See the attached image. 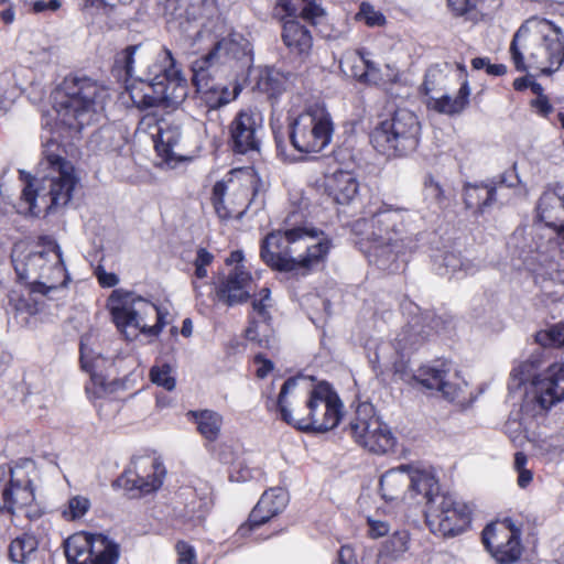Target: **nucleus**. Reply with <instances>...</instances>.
I'll return each instance as SVG.
<instances>
[{
  "instance_id": "nucleus-43",
  "label": "nucleus",
  "mask_w": 564,
  "mask_h": 564,
  "mask_svg": "<svg viewBox=\"0 0 564 564\" xmlns=\"http://www.w3.org/2000/svg\"><path fill=\"white\" fill-rule=\"evenodd\" d=\"M161 83L164 87L163 96L165 97L164 100H162V106H176L186 98V85L178 78V75L171 76L166 79L163 78Z\"/></svg>"
},
{
  "instance_id": "nucleus-35",
  "label": "nucleus",
  "mask_w": 564,
  "mask_h": 564,
  "mask_svg": "<svg viewBox=\"0 0 564 564\" xmlns=\"http://www.w3.org/2000/svg\"><path fill=\"white\" fill-rule=\"evenodd\" d=\"M214 69L208 65H202V69L196 67V59L192 64L193 70V83L196 86L198 93L202 94V98L208 105L209 108L216 109L223 107V105H216L213 102L218 101L220 99V94L217 88V84L212 83L209 70Z\"/></svg>"
},
{
  "instance_id": "nucleus-6",
  "label": "nucleus",
  "mask_w": 564,
  "mask_h": 564,
  "mask_svg": "<svg viewBox=\"0 0 564 564\" xmlns=\"http://www.w3.org/2000/svg\"><path fill=\"white\" fill-rule=\"evenodd\" d=\"M416 215L404 208L380 207L370 218L359 219L354 230L366 236L376 248H390L400 253L410 250L416 241Z\"/></svg>"
},
{
  "instance_id": "nucleus-2",
  "label": "nucleus",
  "mask_w": 564,
  "mask_h": 564,
  "mask_svg": "<svg viewBox=\"0 0 564 564\" xmlns=\"http://www.w3.org/2000/svg\"><path fill=\"white\" fill-rule=\"evenodd\" d=\"M330 247V240L322 231L294 227L268 234L262 241L260 256L276 271L307 272L324 262Z\"/></svg>"
},
{
  "instance_id": "nucleus-54",
  "label": "nucleus",
  "mask_w": 564,
  "mask_h": 564,
  "mask_svg": "<svg viewBox=\"0 0 564 564\" xmlns=\"http://www.w3.org/2000/svg\"><path fill=\"white\" fill-rule=\"evenodd\" d=\"M528 457L522 452H517L514 455L513 467L518 473V485L525 488L533 479L532 471L527 466Z\"/></svg>"
},
{
  "instance_id": "nucleus-47",
  "label": "nucleus",
  "mask_w": 564,
  "mask_h": 564,
  "mask_svg": "<svg viewBox=\"0 0 564 564\" xmlns=\"http://www.w3.org/2000/svg\"><path fill=\"white\" fill-rule=\"evenodd\" d=\"M423 196L430 205L438 208H442L446 200L442 185L432 175H426L424 178Z\"/></svg>"
},
{
  "instance_id": "nucleus-32",
  "label": "nucleus",
  "mask_w": 564,
  "mask_h": 564,
  "mask_svg": "<svg viewBox=\"0 0 564 564\" xmlns=\"http://www.w3.org/2000/svg\"><path fill=\"white\" fill-rule=\"evenodd\" d=\"M469 95L470 88L468 82L465 79L455 97H452L448 91L438 96H431L427 106L440 113L453 116L462 112L467 107Z\"/></svg>"
},
{
  "instance_id": "nucleus-44",
  "label": "nucleus",
  "mask_w": 564,
  "mask_h": 564,
  "mask_svg": "<svg viewBox=\"0 0 564 564\" xmlns=\"http://www.w3.org/2000/svg\"><path fill=\"white\" fill-rule=\"evenodd\" d=\"M410 549V534L408 531H395L383 544L381 554L392 560H399Z\"/></svg>"
},
{
  "instance_id": "nucleus-5",
  "label": "nucleus",
  "mask_w": 564,
  "mask_h": 564,
  "mask_svg": "<svg viewBox=\"0 0 564 564\" xmlns=\"http://www.w3.org/2000/svg\"><path fill=\"white\" fill-rule=\"evenodd\" d=\"M106 96L107 90L94 79L66 77L54 97L57 120L72 130L80 131L94 121Z\"/></svg>"
},
{
  "instance_id": "nucleus-36",
  "label": "nucleus",
  "mask_w": 564,
  "mask_h": 564,
  "mask_svg": "<svg viewBox=\"0 0 564 564\" xmlns=\"http://www.w3.org/2000/svg\"><path fill=\"white\" fill-rule=\"evenodd\" d=\"M452 70L445 64L443 67L440 65L431 66L424 78L423 90L431 99V96H438L445 91L451 90L453 80L449 78Z\"/></svg>"
},
{
  "instance_id": "nucleus-34",
  "label": "nucleus",
  "mask_w": 564,
  "mask_h": 564,
  "mask_svg": "<svg viewBox=\"0 0 564 564\" xmlns=\"http://www.w3.org/2000/svg\"><path fill=\"white\" fill-rule=\"evenodd\" d=\"M496 202V187L492 183L466 185L464 188V203L466 208H475L482 214L486 208Z\"/></svg>"
},
{
  "instance_id": "nucleus-7",
  "label": "nucleus",
  "mask_w": 564,
  "mask_h": 564,
  "mask_svg": "<svg viewBox=\"0 0 564 564\" xmlns=\"http://www.w3.org/2000/svg\"><path fill=\"white\" fill-rule=\"evenodd\" d=\"M108 307L113 323L127 339L135 338L139 333L156 336L164 326L162 311L134 292L113 290Z\"/></svg>"
},
{
  "instance_id": "nucleus-9",
  "label": "nucleus",
  "mask_w": 564,
  "mask_h": 564,
  "mask_svg": "<svg viewBox=\"0 0 564 564\" xmlns=\"http://www.w3.org/2000/svg\"><path fill=\"white\" fill-rule=\"evenodd\" d=\"M12 262L18 278L33 286L51 290L64 283L62 250L56 242H52L46 251L30 252L23 257L19 254V247H15Z\"/></svg>"
},
{
  "instance_id": "nucleus-1",
  "label": "nucleus",
  "mask_w": 564,
  "mask_h": 564,
  "mask_svg": "<svg viewBox=\"0 0 564 564\" xmlns=\"http://www.w3.org/2000/svg\"><path fill=\"white\" fill-rule=\"evenodd\" d=\"M42 155L39 164L42 177L26 180L21 194L20 212L32 216L66 206L79 183L74 164L58 142L48 140Z\"/></svg>"
},
{
  "instance_id": "nucleus-27",
  "label": "nucleus",
  "mask_w": 564,
  "mask_h": 564,
  "mask_svg": "<svg viewBox=\"0 0 564 564\" xmlns=\"http://www.w3.org/2000/svg\"><path fill=\"white\" fill-rule=\"evenodd\" d=\"M432 334V327L421 316L413 317L397 334L393 347L397 352L404 356L422 347Z\"/></svg>"
},
{
  "instance_id": "nucleus-64",
  "label": "nucleus",
  "mask_w": 564,
  "mask_h": 564,
  "mask_svg": "<svg viewBox=\"0 0 564 564\" xmlns=\"http://www.w3.org/2000/svg\"><path fill=\"white\" fill-rule=\"evenodd\" d=\"M98 282L104 288H112L118 284L119 278L115 273L105 271L101 268L96 270Z\"/></svg>"
},
{
  "instance_id": "nucleus-56",
  "label": "nucleus",
  "mask_w": 564,
  "mask_h": 564,
  "mask_svg": "<svg viewBox=\"0 0 564 564\" xmlns=\"http://www.w3.org/2000/svg\"><path fill=\"white\" fill-rule=\"evenodd\" d=\"M453 14L471 19L475 15V9L478 0H447Z\"/></svg>"
},
{
  "instance_id": "nucleus-8",
  "label": "nucleus",
  "mask_w": 564,
  "mask_h": 564,
  "mask_svg": "<svg viewBox=\"0 0 564 564\" xmlns=\"http://www.w3.org/2000/svg\"><path fill=\"white\" fill-rule=\"evenodd\" d=\"M421 126L414 112L398 109L391 119L380 122L371 132L373 148L387 155H406L419 144Z\"/></svg>"
},
{
  "instance_id": "nucleus-38",
  "label": "nucleus",
  "mask_w": 564,
  "mask_h": 564,
  "mask_svg": "<svg viewBox=\"0 0 564 564\" xmlns=\"http://www.w3.org/2000/svg\"><path fill=\"white\" fill-rule=\"evenodd\" d=\"M197 425L199 434L208 440L216 441L220 434L223 416L213 410L189 411L187 413Z\"/></svg>"
},
{
  "instance_id": "nucleus-57",
  "label": "nucleus",
  "mask_w": 564,
  "mask_h": 564,
  "mask_svg": "<svg viewBox=\"0 0 564 564\" xmlns=\"http://www.w3.org/2000/svg\"><path fill=\"white\" fill-rule=\"evenodd\" d=\"M177 564H196L195 549L187 542L178 541L175 545Z\"/></svg>"
},
{
  "instance_id": "nucleus-60",
  "label": "nucleus",
  "mask_w": 564,
  "mask_h": 564,
  "mask_svg": "<svg viewBox=\"0 0 564 564\" xmlns=\"http://www.w3.org/2000/svg\"><path fill=\"white\" fill-rule=\"evenodd\" d=\"M217 88L220 94V99H217L218 101H215V99L213 100V102L216 105L225 106L230 101L235 100L239 95V88L237 86H235L232 89H229L225 85L217 84Z\"/></svg>"
},
{
  "instance_id": "nucleus-55",
  "label": "nucleus",
  "mask_w": 564,
  "mask_h": 564,
  "mask_svg": "<svg viewBox=\"0 0 564 564\" xmlns=\"http://www.w3.org/2000/svg\"><path fill=\"white\" fill-rule=\"evenodd\" d=\"M533 364L522 362L516 367L510 375V387L520 388L532 378Z\"/></svg>"
},
{
  "instance_id": "nucleus-26",
  "label": "nucleus",
  "mask_w": 564,
  "mask_h": 564,
  "mask_svg": "<svg viewBox=\"0 0 564 564\" xmlns=\"http://www.w3.org/2000/svg\"><path fill=\"white\" fill-rule=\"evenodd\" d=\"M133 82L127 85L132 104L139 109H148L162 106L164 100V87L161 80L144 78L137 74L131 78Z\"/></svg>"
},
{
  "instance_id": "nucleus-18",
  "label": "nucleus",
  "mask_w": 564,
  "mask_h": 564,
  "mask_svg": "<svg viewBox=\"0 0 564 564\" xmlns=\"http://www.w3.org/2000/svg\"><path fill=\"white\" fill-rule=\"evenodd\" d=\"M262 130L263 119L259 111L240 110L229 126L232 150L240 154L259 152Z\"/></svg>"
},
{
  "instance_id": "nucleus-50",
  "label": "nucleus",
  "mask_w": 564,
  "mask_h": 564,
  "mask_svg": "<svg viewBox=\"0 0 564 564\" xmlns=\"http://www.w3.org/2000/svg\"><path fill=\"white\" fill-rule=\"evenodd\" d=\"M272 306L271 292L268 288H263L259 292V297L252 301V316L258 321L271 322L269 308Z\"/></svg>"
},
{
  "instance_id": "nucleus-25",
  "label": "nucleus",
  "mask_w": 564,
  "mask_h": 564,
  "mask_svg": "<svg viewBox=\"0 0 564 564\" xmlns=\"http://www.w3.org/2000/svg\"><path fill=\"white\" fill-rule=\"evenodd\" d=\"M289 495L283 488H271L263 492L257 506L249 516L248 527L241 525L239 532L243 535L249 529L260 527L284 510Z\"/></svg>"
},
{
  "instance_id": "nucleus-13",
  "label": "nucleus",
  "mask_w": 564,
  "mask_h": 564,
  "mask_svg": "<svg viewBox=\"0 0 564 564\" xmlns=\"http://www.w3.org/2000/svg\"><path fill=\"white\" fill-rule=\"evenodd\" d=\"M69 564H116L119 545L102 534L78 532L65 541Z\"/></svg>"
},
{
  "instance_id": "nucleus-29",
  "label": "nucleus",
  "mask_w": 564,
  "mask_h": 564,
  "mask_svg": "<svg viewBox=\"0 0 564 564\" xmlns=\"http://www.w3.org/2000/svg\"><path fill=\"white\" fill-rule=\"evenodd\" d=\"M411 465L389 469L380 478V491L386 500H398L409 496Z\"/></svg>"
},
{
  "instance_id": "nucleus-31",
  "label": "nucleus",
  "mask_w": 564,
  "mask_h": 564,
  "mask_svg": "<svg viewBox=\"0 0 564 564\" xmlns=\"http://www.w3.org/2000/svg\"><path fill=\"white\" fill-rule=\"evenodd\" d=\"M115 382H107L106 379L98 373H91V386L87 387V392H93L98 402L95 403L98 415L101 419L113 417L119 412V403L104 394L113 391Z\"/></svg>"
},
{
  "instance_id": "nucleus-12",
  "label": "nucleus",
  "mask_w": 564,
  "mask_h": 564,
  "mask_svg": "<svg viewBox=\"0 0 564 564\" xmlns=\"http://www.w3.org/2000/svg\"><path fill=\"white\" fill-rule=\"evenodd\" d=\"M333 132L330 115L324 109H311L294 120L290 138L299 152L318 153L330 143Z\"/></svg>"
},
{
  "instance_id": "nucleus-30",
  "label": "nucleus",
  "mask_w": 564,
  "mask_h": 564,
  "mask_svg": "<svg viewBox=\"0 0 564 564\" xmlns=\"http://www.w3.org/2000/svg\"><path fill=\"white\" fill-rule=\"evenodd\" d=\"M410 477L409 497L411 499L422 497L429 506L436 501L437 496H440V486L431 470L411 465Z\"/></svg>"
},
{
  "instance_id": "nucleus-4",
  "label": "nucleus",
  "mask_w": 564,
  "mask_h": 564,
  "mask_svg": "<svg viewBox=\"0 0 564 564\" xmlns=\"http://www.w3.org/2000/svg\"><path fill=\"white\" fill-rule=\"evenodd\" d=\"M297 380L289 378L282 386L275 406L281 419L301 431L326 432L338 425L343 402L330 384L319 382L307 395L304 406L291 409L296 399Z\"/></svg>"
},
{
  "instance_id": "nucleus-22",
  "label": "nucleus",
  "mask_w": 564,
  "mask_h": 564,
  "mask_svg": "<svg viewBox=\"0 0 564 564\" xmlns=\"http://www.w3.org/2000/svg\"><path fill=\"white\" fill-rule=\"evenodd\" d=\"M549 242L557 247L560 258L554 261L541 246H536L533 257L536 262V267L533 268L534 280L536 283L552 281L564 284V224L556 227L555 237L550 238Z\"/></svg>"
},
{
  "instance_id": "nucleus-10",
  "label": "nucleus",
  "mask_w": 564,
  "mask_h": 564,
  "mask_svg": "<svg viewBox=\"0 0 564 564\" xmlns=\"http://www.w3.org/2000/svg\"><path fill=\"white\" fill-rule=\"evenodd\" d=\"M115 68L124 70L128 78L141 75L144 78L163 80L178 75L171 51L161 47L156 52L143 44L130 45L116 55Z\"/></svg>"
},
{
  "instance_id": "nucleus-21",
  "label": "nucleus",
  "mask_w": 564,
  "mask_h": 564,
  "mask_svg": "<svg viewBox=\"0 0 564 564\" xmlns=\"http://www.w3.org/2000/svg\"><path fill=\"white\" fill-rule=\"evenodd\" d=\"M166 475V469L158 458H139L134 463V470H127L122 480L128 489H138L142 494L158 490Z\"/></svg>"
},
{
  "instance_id": "nucleus-40",
  "label": "nucleus",
  "mask_w": 564,
  "mask_h": 564,
  "mask_svg": "<svg viewBox=\"0 0 564 564\" xmlns=\"http://www.w3.org/2000/svg\"><path fill=\"white\" fill-rule=\"evenodd\" d=\"M437 272L441 275H456L460 272L468 274L476 271V265L470 260H463L459 253L445 252L435 259Z\"/></svg>"
},
{
  "instance_id": "nucleus-52",
  "label": "nucleus",
  "mask_w": 564,
  "mask_h": 564,
  "mask_svg": "<svg viewBox=\"0 0 564 564\" xmlns=\"http://www.w3.org/2000/svg\"><path fill=\"white\" fill-rule=\"evenodd\" d=\"M356 19L364 21L370 28L382 26L387 22L386 17L367 2L360 4Z\"/></svg>"
},
{
  "instance_id": "nucleus-23",
  "label": "nucleus",
  "mask_w": 564,
  "mask_h": 564,
  "mask_svg": "<svg viewBox=\"0 0 564 564\" xmlns=\"http://www.w3.org/2000/svg\"><path fill=\"white\" fill-rule=\"evenodd\" d=\"M535 399L542 409H550L564 400V365L550 366L533 381Z\"/></svg>"
},
{
  "instance_id": "nucleus-19",
  "label": "nucleus",
  "mask_w": 564,
  "mask_h": 564,
  "mask_svg": "<svg viewBox=\"0 0 564 564\" xmlns=\"http://www.w3.org/2000/svg\"><path fill=\"white\" fill-rule=\"evenodd\" d=\"M249 186L237 184L231 177L218 181L213 186L212 203L221 220L242 217L248 207Z\"/></svg>"
},
{
  "instance_id": "nucleus-42",
  "label": "nucleus",
  "mask_w": 564,
  "mask_h": 564,
  "mask_svg": "<svg viewBox=\"0 0 564 564\" xmlns=\"http://www.w3.org/2000/svg\"><path fill=\"white\" fill-rule=\"evenodd\" d=\"M9 304L17 312H25L28 314H35L37 312L36 300L33 296V289L18 283L8 294Z\"/></svg>"
},
{
  "instance_id": "nucleus-63",
  "label": "nucleus",
  "mask_w": 564,
  "mask_h": 564,
  "mask_svg": "<svg viewBox=\"0 0 564 564\" xmlns=\"http://www.w3.org/2000/svg\"><path fill=\"white\" fill-rule=\"evenodd\" d=\"M368 524L369 534L375 539L386 535L390 530L389 524L384 521L368 519Z\"/></svg>"
},
{
  "instance_id": "nucleus-59",
  "label": "nucleus",
  "mask_w": 564,
  "mask_h": 564,
  "mask_svg": "<svg viewBox=\"0 0 564 564\" xmlns=\"http://www.w3.org/2000/svg\"><path fill=\"white\" fill-rule=\"evenodd\" d=\"M355 56H364V52L358 51L349 53L340 61L341 69L351 77H354V72H365V68H359L358 62L355 61Z\"/></svg>"
},
{
  "instance_id": "nucleus-39",
  "label": "nucleus",
  "mask_w": 564,
  "mask_h": 564,
  "mask_svg": "<svg viewBox=\"0 0 564 564\" xmlns=\"http://www.w3.org/2000/svg\"><path fill=\"white\" fill-rule=\"evenodd\" d=\"M289 77L279 69L264 67L259 69L257 88L269 97H275L286 89Z\"/></svg>"
},
{
  "instance_id": "nucleus-45",
  "label": "nucleus",
  "mask_w": 564,
  "mask_h": 564,
  "mask_svg": "<svg viewBox=\"0 0 564 564\" xmlns=\"http://www.w3.org/2000/svg\"><path fill=\"white\" fill-rule=\"evenodd\" d=\"M562 208L561 199L553 193H544L538 203L536 212L538 217L541 221L545 223L546 226L556 227L555 217L553 216L554 210Z\"/></svg>"
},
{
  "instance_id": "nucleus-41",
  "label": "nucleus",
  "mask_w": 564,
  "mask_h": 564,
  "mask_svg": "<svg viewBox=\"0 0 564 564\" xmlns=\"http://www.w3.org/2000/svg\"><path fill=\"white\" fill-rule=\"evenodd\" d=\"M245 335L248 340L256 343L259 347H273L274 332L271 322L258 321L254 316H251Z\"/></svg>"
},
{
  "instance_id": "nucleus-15",
  "label": "nucleus",
  "mask_w": 564,
  "mask_h": 564,
  "mask_svg": "<svg viewBox=\"0 0 564 564\" xmlns=\"http://www.w3.org/2000/svg\"><path fill=\"white\" fill-rule=\"evenodd\" d=\"M142 124L148 128L154 126L155 132H152L155 150L164 163L173 166L177 162L187 159L182 145V127L175 120L160 119L153 116H145Z\"/></svg>"
},
{
  "instance_id": "nucleus-16",
  "label": "nucleus",
  "mask_w": 564,
  "mask_h": 564,
  "mask_svg": "<svg viewBox=\"0 0 564 564\" xmlns=\"http://www.w3.org/2000/svg\"><path fill=\"white\" fill-rule=\"evenodd\" d=\"M482 543L500 564L516 562L522 552L520 531L508 520L488 524L482 531Z\"/></svg>"
},
{
  "instance_id": "nucleus-62",
  "label": "nucleus",
  "mask_w": 564,
  "mask_h": 564,
  "mask_svg": "<svg viewBox=\"0 0 564 564\" xmlns=\"http://www.w3.org/2000/svg\"><path fill=\"white\" fill-rule=\"evenodd\" d=\"M335 564H359V562L354 549L349 545H344L338 551V556Z\"/></svg>"
},
{
  "instance_id": "nucleus-3",
  "label": "nucleus",
  "mask_w": 564,
  "mask_h": 564,
  "mask_svg": "<svg viewBox=\"0 0 564 564\" xmlns=\"http://www.w3.org/2000/svg\"><path fill=\"white\" fill-rule=\"evenodd\" d=\"M510 53L518 70L552 74L564 63V33L546 19L531 18L516 32Z\"/></svg>"
},
{
  "instance_id": "nucleus-48",
  "label": "nucleus",
  "mask_w": 564,
  "mask_h": 564,
  "mask_svg": "<svg viewBox=\"0 0 564 564\" xmlns=\"http://www.w3.org/2000/svg\"><path fill=\"white\" fill-rule=\"evenodd\" d=\"M151 381L167 391L175 389L176 380L172 376V368L167 364L155 365L150 370Z\"/></svg>"
},
{
  "instance_id": "nucleus-14",
  "label": "nucleus",
  "mask_w": 564,
  "mask_h": 564,
  "mask_svg": "<svg viewBox=\"0 0 564 564\" xmlns=\"http://www.w3.org/2000/svg\"><path fill=\"white\" fill-rule=\"evenodd\" d=\"M425 518L432 533L451 538L460 534L469 525L470 509L465 502L442 495L427 507Z\"/></svg>"
},
{
  "instance_id": "nucleus-37",
  "label": "nucleus",
  "mask_w": 564,
  "mask_h": 564,
  "mask_svg": "<svg viewBox=\"0 0 564 564\" xmlns=\"http://www.w3.org/2000/svg\"><path fill=\"white\" fill-rule=\"evenodd\" d=\"M37 549V538L32 533H22L11 541L9 556L15 563L26 564L36 558Z\"/></svg>"
},
{
  "instance_id": "nucleus-28",
  "label": "nucleus",
  "mask_w": 564,
  "mask_h": 564,
  "mask_svg": "<svg viewBox=\"0 0 564 564\" xmlns=\"http://www.w3.org/2000/svg\"><path fill=\"white\" fill-rule=\"evenodd\" d=\"M326 191L337 204H350L358 195L359 182L349 171H336L326 178Z\"/></svg>"
},
{
  "instance_id": "nucleus-20",
  "label": "nucleus",
  "mask_w": 564,
  "mask_h": 564,
  "mask_svg": "<svg viewBox=\"0 0 564 564\" xmlns=\"http://www.w3.org/2000/svg\"><path fill=\"white\" fill-rule=\"evenodd\" d=\"M210 291L214 301L235 306L248 301L252 290V275L243 265H236L227 275L218 278Z\"/></svg>"
},
{
  "instance_id": "nucleus-24",
  "label": "nucleus",
  "mask_w": 564,
  "mask_h": 564,
  "mask_svg": "<svg viewBox=\"0 0 564 564\" xmlns=\"http://www.w3.org/2000/svg\"><path fill=\"white\" fill-rule=\"evenodd\" d=\"M449 365L438 362L436 365L420 367L413 379L429 390H436L448 400L458 397V384L451 379Z\"/></svg>"
},
{
  "instance_id": "nucleus-33",
  "label": "nucleus",
  "mask_w": 564,
  "mask_h": 564,
  "mask_svg": "<svg viewBox=\"0 0 564 564\" xmlns=\"http://www.w3.org/2000/svg\"><path fill=\"white\" fill-rule=\"evenodd\" d=\"M283 43L297 55H306L313 45L311 32L296 20H288L283 24Z\"/></svg>"
},
{
  "instance_id": "nucleus-46",
  "label": "nucleus",
  "mask_w": 564,
  "mask_h": 564,
  "mask_svg": "<svg viewBox=\"0 0 564 564\" xmlns=\"http://www.w3.org/2000/svg\"><path fill=\"white\" fill-rule=\"evenodd\" d=\"M355 61L358 62V66L360 69L365 68V72H354V78H357L360 82L369 83L378 85L383 82V77L381 75L380 69L377 67L376 63L367 57L364 53V56H355Z\"/></svg>"
},
{
  "instance_id": "nucleus-53",
  "label": "nucleus",
  "mask_w": 564,
  "mask_h": 564,
  "mask_svg": "<svg viewBox=\"0 0 564 564\" xmlns=\"http://www.w3.org/2000/svg\"><path fill=\"white\" fill-rule=\"evenodd\" d=\"M506 434L509 440L518 447H521L525 442L530 441L528 431L522 422L518 420H508L506 423Z\"/></svg>"
},
{
  "instance_id": "nucleus-17",
  "label": "nucleus",
  "mask_w": 564,
  "mask_h": 564,
  "mask_svg": "<svg viewBox=\"0 0 564 564\" xmlns=\"http://www.w3.org/2000/svg\"><path fill=\"white\" fill-rule=\"evenodd\" d=\"M253 61L251 43L240 34H234L216 43L213 50L206 55L196 59V67L202 69V65H208L213 68L219 66H232L235 64L241 67H248Z\"/></svg>"
},
{
  "instance_id": "nucleus-51",
  "label": "nucleus",
  "mask_w": 564,
  "mask_h": 564,
  "mask_svg": "<svg viewBox=\"0 0 564 564\" xmlns=\"http://www.w3.org/2000/svg\"><path fill=\"white\" fill-rule=\"evenodd\" d=\"M90 508V501L84 496H74L68 500L67 508L63 516L67 520H77L83 518Z\"/></svg>"
},
{
  "instance_id": "nucleus-11",
  "label": "nucleus",
  "mask_w": 564,
  "mask_h": 564,
  "mask_svg": "<svg viewBox=\"0 0 564 564\" xmlns=\"http://www.w3.org/2000/svg\"><path fill=\"white\" fill-rule=\"evenodd\" d=\"M349 429L356 443L373 454H387L394 449L397 437L370 403H360L350 420Z\"/></svg>"
},
{
  "instance_id": "nucleus-58",
  "label": "nucleus",
  "mask_w": 564,
  "mask_h": 564,
  "mask_svg": "<svg viewBox=\"0 0 564 564\" xmlns=\"http://www.w3.org/2000/svg\"><path fill=\"white\" fill-rule=\"evenodd\" d=\"M300 15L304 20L315 24L317 19L324 15V10L322 7L314 3L312 0H307L305 6L302 8V12L300 13Z\"/></svg>"
},
{
  "instance_id": "nucleus-61",
  "label": "nucleus",
  "mask_w": 564,
  "mask_h": 564,
  "mask_svg": "<svg viewBox=\"0 0 564 564\" xmlns=\"http://www.w3.org/2000/svg\"><path fill=\"white\" fill-rule=\"evenodd\" d=\"M307 0H279L278 6L283 9L288 15H297Z\"/></svg>"
},
{
  "instance_id": "nucleus-49",
  "label": "nucleus",
  "mask_w": 564,
  "mask_h": 564,
  "mask_svg": "<svg viewBox=\"0 0 564 564\" xmlns=\"http://www.w3.org/2000/svg\"><path fill=\"white\" fill-rule=\"evenodd\" d=\"M535 340L543 347L564 346V324H557L547 329L540 330L535 335Z\"/></svg>"
}]
</instances>
